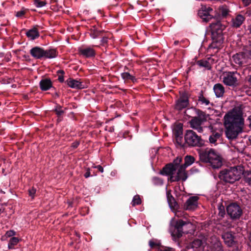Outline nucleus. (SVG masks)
I'll list each match as a JSON object with an SVG mask.
<instances>
[{
  "label": "nucleus",
  "mask_w": 251,
  "mask_h": 251,
  "mask_svg": "<svg viewBox=\"0 0 251 251\" xmlns=\"http://www.w3.org/2000/svg\"><path fill=\"white\" fill-rule=\"evenodd\" d=\"M218 17H217L216 19L219 20V19L221 17L226 18L229 13V10L228 7L226 5H223L219 6L218 8Z\"/></svg>",
  "instance_id": "obj_25"
},
{
  "label": "nucleus",
  "mask_w": 251,
  "mask_h": 251,
  "mask_svg": "<svg viewBox=\"0 0 251 251\" xmlns=\"http://www.w3.org/2000/svg\"><path fill=\"white\" fill-rule=\"evenodd\" d=\"M57 74L58 75H64V74H65V72L62 70H59L57 71Z\"/></svg>",
  "instance_id": "obj_59"
},
{
  "label": "nucleus",
  "mask_w": 251,
  "mask_h": 251,
  "mask_svg": "<svg viewBox=\"0 0 251 251\" xmlns=\"http://www.w3.org/2000/svg\"><path fill=\"white\" fill-rule=\"evenodd\" d=\"M224 119L226 137L229 140L236 139L243 130L244 119L242 113L236 111L228 112Z\"/></svg>",
  "instance_id": "obj_1"
},
{
  "label": "nucleus",
  "mask_w": 251,
  "mask_h": 251,
  "mask_svg": "<svg viewBox=\"0 0 251 251\" xmlns=\"http://www.w3.org/2000/svg\"><path fill=\"white\" fill-rule=\"evenodd\" d=\"M65 83L70 88L76 89H82L85 88L82 82L80 79H75L72 78H69L65 81Z\"/></svg>",
  "instance_id": "obj_16"
},
{
  "label": "nucleus",
  "mask_w": 251,
  "mask_h": 251,
  "mask_svg": "<svg viewBox=\"0 0 251 251\" xmlns=\"http://www.w3.org/2000/svg\"><path fill=\"white\" fill-rule=\"evenodd\" d=\"M173 133L176 143L178 145L181 146L183 140V124L181 123L176 124L173 129Z\"/></svg>",
  "instance_id": "obj_13"
},
{
  "label": "nucleus",
  "mask_w": 251,
  "mask_h": 251,
  "mask_svg": "<svg viewBox=\"0 0 251 251\" xmlns=\"http://www.w3.org/2000/svg\"><path fill=\"white\" fill-rule=\"evenodd\" d=\"M84 176L85 178H88L90 176V169L88 168L86 173L84 174Z\"/></svg>",
  "instance_id": "obj_54"
},
{
  "label": "nucleus",
  "mask_w": 251,
  "mask_h": 251,
  "mask_svg": "<svg viewBox=\"0 0 251 251\" xmlns=\"http://www.w3.org/2000/svg\"><path fill=\"white\" fill-rule=\"evenodd\" d=\"M176 167L174 166L173 164L169 163L166 165L160 172V174L163 176H169L174 175V172L176 171Z\"/></svg>",
  "instance_id": "obj_19"
},
{
  "label": "nucleus",
  "mask_w": 251,
  "mask_h": 251,
  "mask_svg": "<svg viewBox=\"0 0 251 251\" xmlns=\"http://www.w3.org/2000/svg\"><path fill=\"white\" fill-rule=\"evenodd\" d=\"M58 80L60 83L64 82V75H58Z\"/></svg>",
  "instance_id": "obj_55"
},
{
  "label": "nucleus",
  "mask_w": 251,
  "mask_h": 251,
  "mask_svg": "<svg viewBox=\"0 0 251 251\" xmlns=\"http://www.w3.org/2000/svg\"><path fill=\"white\" fill-rule=\"evenodd\" d=\"M244 168L241 166L225 169L220 171L219 177L225 182L233 183L239 180L243 175Z\"/></svg>",
  "instance_id": "obj_4"
},
{
  "label": "nucleus",
  "mask_w": 251,
  "mask_h": 251,
  "mask_svg": "<svg viewBox=\"0 0 251 251\" xmlns=\"http://www.w3.org/2000/svg\"><path fill=\"white\" fill-rule=\"evenodd\" d=\"M198 100L200 104H204L205 105H208L210 103L209 100L204 97L202 91L200 92Z\"/></svg>",
  "instance_id": "obj_30"
},
{
  "label": "nucleus",
  "mask_w": 251,
  "mask_h": 251,
  "mask_svg": "<svg viewBox=\"0 0 251 251\" xmlns=\"http://www.w3.org/2000/svg\"><path fill=\"white\" fill-rule=\"evenodd\" d=\"M189 94L184 91L180 93L179 97L176 101L175 109L180 111L189 106Z\"/></svg>",
  "instance_id": "obj_9"
},
{
  "label": "nucleus",
  "mask_w": 251,
  "mask_h": 251,
  "mask_svg": "<svg viewBox=\"0 0 251 251\" xmlns=\"http://www.w3.org/2000/svg\"><path fill=\"white\" fill-rule=\"evenodd\" d=\"M16 234V232L13 230H10L7 231L5 233V236L7 237H12V236L15 235Z\"/></svg>",
  "instance_id": "obj_48"
},
{
  "label": "nucleus",
  "mask_w": 251,
  "mask_h": 251,
  "mask_svg": "<svg viewBox=\"0 0 251 251\" xmlns=\"http://www.w3.org/2000/svg\"><path fill=\"white\" fill-rule=\"evenodd\" d=\"M141 203V200L139 195H135L132 200V205L134 206L136 205H139Z\"/></svg>",
  "instance_id": "obj_40"
},
{
  "label": "nucleus",
  "mask_w": 251,
  "mask_h": 251,
  "mask_svg": "<svg viewBox=\"0 0 251 251\" xmlns=\"http://www.w3.org/2000/svg\"><path fill=\"white\" fill-rule=\"evenodd\" d=\"M33 4L38 8L42 7L47 4L46 0L42 1L41 0H34Z\"/></svg>",
  "instance_id": "obj_39"
},
{
  "label": "nucleus",
  "mask_w": 251,
  "mask_h": 251,
  "mask_svg": "<svg viewBox=\"0 0 251 251\" xmlns=\"http://www.w3.org/2000/svg\"><path fill=\"white\" fill-rule=\"evenodd\" d=\"M121 76L125 81L131 80L132 82L134 83L137 81V79L135 76L130 75L128 72H124L121 74Z\"/></svg>",
  "instance_id": "obj_29"
},
{
  "label": "nucleus",
  "mask_w": 251,
  "mask_h": 251,
  "mask_svg": "<svg viewBox=\"0 0 251 251\" xmlns=\"http://www.w3.org/2000/svg\"><path fill=\"white\" fill-rule=\"evenodd\" d=\"M5 210V208L4 207H3V205H0V215L1 214V213H2V212H4Z\"/></svg>",
  "instance_id": "obj_62"
},
{
  "label": "nucleus",
  "mask_w": 251,
  "mask_h": 251,
  "mask_svg": "<svg viewBox=\"0 0 251 251\" xmlns=\"http://www.w3.org/2000/svg\"><path fill=\"white\" fill-rule=\"evenodd\" d=\"M38 26V25H36L26 32V36L30 40H34L40 36V34L37 29Z\"/></svg>",
  "instance_id": "obj_23"
},
{
  "label": "nucleus",
  "mask_w": 251,
  "mask_h": 251,
  "mask_svg": "<svg viewBox=\"0 0 251 251\" xmlns=\"http://www.w3.org/2000/svg\"><path fill=\"white\" fill-rule=\"evenodd\" d=\"M243 175L244 176L245 181L249 185H251V171H243Z\"/></svg>",
  "instance_id": "obj_36"
},
{
  "label": "nucleus",
  "mask_w": 251,
  "mask_h": 251,
  "mask_svg": "<svg viewBox=\"0 0 251 251\" xmlns=\"http://www.w3.org/2000/svg\"><path fill=\"white\" fill-rule=\"evenodd\" d=\"M182 160V158L181 156H178L175 159H174L173 163H172V164H173L174 166H175L176 167V170L177 169L178 167L179 166Z\"/></svg>",
  "instance_id": "obj_42"
},
{
  "label": "nucleus",
  "mask_w": 251,
  "mask_h": 251,
  "mask_svg": "<svg viewBox=\"0 0 251 251\" xmlns=\"http://www.w3.org/2000/svg\"><path fill=\"white\" fill-rule=\"evenodd\" d=\"M203 123L201 122L200 119L197 117H193L191 120L189 121L190 127L192 128L196 129L198 132L201 133L203 131V128L201 126V125Z\"/></svg>",
  "instance_id": "obj_18"
},
{
  "label": "nucleus",
  "mask_w": 251,
  "mask_h": 251,
  "mask_svg": "<svg viewBox=\"0 0 251 251\" xmlns=\"http://www.w3.org/2000/svg\"><path fill=\"white\" fill-rule=\"evenodd\" d=\"M245 19V18L243 16L241 15H237L235 19L233 20V26L236 28L240 27Z\"/></svg>",
  "instance_id": "obj_28"
},
{
  "label": "nucleus",
  "mask_w": 251,
  "mask_h": 251,
  "mask_svg": "<svg viewBox=\"0 0 251 251\" xmlns=\"http://www.w3.org/2000/svg\"><path fill=\"white\" fill-rule=\"evenodd\" d=\"M78 51L80 55L86 58H92L96 55L95 50L90 47H80Z\"/></svg>",
  "instance_id": "obj_15"
},
{
  "label": "nucleus",
  "mask_w": 251,
  "mask_h": 251,
  "mask_svg": "<svg viewBox=\"0 0 251 251\" xmlns=\"http://www.w3.org/2000/svg\"><path fill=\"white\" fill-rule=\"evenodd\" d=\"M39 87L42 91H46L51 88H53L54 90H56L50 78H42L39 82Z\"/></svg>",
  "instance_id": "obj_17"
},
{
  "label": "nucleus",
  "mask_w": 251,
  "mask_h": 251,
  "mask_svg": "<svg viewBox=\"0 0 251 251\" xmlns=\"http://www.w3.org/2000/svg\"><path fill=\"white\" fill-rule=\"evenodd\" d=\"M210 24L212 43L209 45L208 50L220 49L224 41V30L226 26L221 23L219 20L215 19Z\"/></svg>",
  "instance_id": "obj_2"
},
{
  "label": "nucleus",
  "mask_w": 251,
  "mask_h": 251,
  "mask_svg": "<svg viewBox=\"0 0 251 251\" xmlns=\"http://www.w3.org/2000/svg\"><path fill=\"white\" fill-rule=\"evenodd\" d=\"M52 112L55 113L57 117H63L65 112L64 110H57V109H53Z\"/></svg>",
  "instance_id": "obj_46"
},
{
  "label": "nucleus",
  "mask_w": 251,
  "mask_h": 251,
  "mask_svg": "<svg viewBox=\"0 0 251 251\" xmlns=\"http://www.w3.org/2000/svg\"><path fill=\"white\" fill-rule=\"evenodd\" d=\"M179 177L180 174L177 175V173L176 174V176H174V175H172L168 178V181L170 182L179 181L180 180Z\"/></svg>",
  "instance_id": "obj_41"
},
{
  "label": "nucleus",
  "mask_w": 251,
  "mask_h": 251,
  "mask_svg": "<svg viewBox=\"0 0 251 251\" xmlns=\"http://www.w3.org/2000/svg\"><path fill=\"white\" fill-rule=\"evenodd\" d=\"M152 180H153L154 183L155 184L161 185V184H163L162 180L161 179L159 178V177H153Z\"/></svg>",
  "instance_id": "obj_50"
},
{
  "label": "nucleus",
  "mask_w": 251,
  "mask_h": 251,
  "mask_svg": "<svg viewBox=\"0 0 251 251\" xmlns=\"http://www.w3.org/2000/svg\"><path fill=\"white\" fill-rule=\"evenodd\" d=\"M204 245L202 240L195 239L190 243L186 248L181 251H203Z\"/></svg>",
  "instance_id": "obj_11"
},
{
  "label": "nucleus",
  "mask_w": 251,
  "mask_h": 251,
  "mask_svg": "<svg viewBox=\"0 0 251 251\" xmlns=\"http://www.w3.org/2000/svg\"><path fill=\"white\" fill-rule=\"evenodd\" d=\"M109 33L106 31L103 33L102 36L100 37L101 39L100 41V45L105 46L107 44L108 39L110 38L109 36Z\"/></svg>",
  "instance_id": "obj_32"
},
{
  "label": "nucleus",
  "mask_w": 251,
  "mask_h": 251,
  "mask_svg": "<svg viewBox=\"0 0 251 251\" xmlns=\"http://www.w3.org/2000/svg\"><path fill=\"white\" fill-rule=\"evenodd\" d=\"M222 136V133L219 132L212 131L209 137V141L211 144L216 145L217 141Z\"/></svg>",
  "instance_id": "obj_26"
},
{
  "label": "nucleus",
  "mask_w": 251,
  "mask_h": 251,
  "mask_svg": "<svg viewBox=\"0 0 251 251\" xmlns=\"http://www.w3.org/2000/svg\"><path fill=\"white\" fill-rule=\"evenodd\" d=\"M63 119V117H57V119L56 120V122L57 123L61 122Z\"/></svg>",
  "instance_id": "obj_61"
},
{
  "label": "nucleus",
  "mask_w": 251,
  "mask_h": 251,
  "mask_svg": "<svg viewBox=\"0 0 251 251\" xmlns=\"http://www.w3.org/2000/svg\"><path fill=\"white\" fill-rule=\"evenodd\" d=\"M248 120L249 122V126L251 129V115L248 118Z\"/></svg>",
  "instance_id": "obj_64"
},
{
  "label": "nucleus",
  "mask_w": 251,
  "mask_h": 251,
  "mask_svg": "<svg viewBox=\"0 0 251 251\" xmlns=\"http://www.w3.org/2000/svg\"><path fill=\"white\" fill-rule=\"evenodd\" d=\"M36 192V190L33 187L30 189H29L28 190V195L32 199H33L35 197Z\"/></svg>",
  "instance_id": "obj_45"
},
{
  "label": "nucleus",
  "mask_w": 251,
  "mask_h": 251,
  "mask_svg": "<svg viewBox=\"0 0 251 251\" xmlns=\"http://www.w3.org/2000/svg\"><path fill=\"white\" fill-rule=\"evenodd\" d=\"M236 75H237L236 72H226L223 75V83L228 86L233 87L237 86L239 83Z\"/></svg>",
  "instance_id": "obj_10"
},
{
  "label": "nucleus",
  "mask_w": 251,
  "mask_h": 251,
  "mask_svg": "<svg viewBox=\"0 0 251 251\" xmlns=\"http://www.w3.org/2000/svg\"><path fill=\"white\" fill-rule=\"evenodd\" d=\"M166 195L167 201L171 208L174 210L177 209L179 205L174 197L172 196L171 190L167 191Z\"/></svg>",
  "instance_id": "obj_21"
},
{
  "label": "nucleus",
  "mask_w": 251,
  "mask_h": 251,
  "mask_svg": "<svg viewBox=\"0 0 251 251\" xmlns=\"http://www.w3.org/2000/svg\"><path fill=\"white\" fill-rule=\"evenodd\" d=\"M226 212L228 216L232 220L240 219L243 214V210L240 206L236 202H232L226 207Z\"/></svg>",
  "instance_id": "obj_8"
},
{
  "label": "nucleus",
  "mask_w": 251,
  "mask_h": 251,
  "mask_svg": "<svg viewBox=\"0 0 251 251\" xmlns=\"http://www.w3.org/2000/svg\"><path fill=\"white\" fill-rule=\"evenodd\" d=\"M243 2L246 6H248L251 3V0H243Z\"/></svg>",
  "instance_id": "obj_57"
},
{
  "label": "nucleus",
  "mask_w": 251,
  "mask_h": 251,
  "mask_svg": "<svg viewBox=\"0 0 251 251\" xmlns=\"http://www.w3.org/2000/svg\"><path fill=\"white\" fill-rule=\"evenodd\" d=\"M186 167H187V166H184V164L180 165L177 172V175H179L182 172H186L185 171Z\"/></svg>",
  "instance_id": "obj_49"
},
{
  "label": "nucleus",
  "mask_w": 251,
  "mask_h": 251,
  "mask_svg": "<svg viewBox=\"0 0 251 251\" xmlns=\"http://www.w3.org/2000/svg\"><path fill=\"white\" fill-rule=\"evenodd\" d=\"M212 12L213 9L211 7L202 6L201 8L199 10L198 14L203 21L208 22L213 19H215L212 15Z\"/></svg>",
  "instance_id": "obj_12"
},
{
  "label": "nucleus",
  "mask_w": 251,
  "mask_h": 251,
  "mask_svg": "<svg viewBox=\"0 0 251 251\" xmlns=\"http://www.w3.org/2000/svg\"><path fill=\"white\" fill-rule=\"evenodd\" d=\"M198 153L201 162L210 164L214 169H218L222 166L221 158L214 150L207 148L200 150Z\"/></svg>",
  "instance_id": "obj_3"
},
{
  "label": "nucleus",
  "mask_w": 251,
  "mask_h": 251,
  "mask_svg": "<svg viewBox=\"0 0 251 251\" xmlns=\"http://www.w3.org/2000/svg\"><path fill=\"white\" fill-rule=\"evenodd\" d=\"M191 226V224L188 221H183L178 219L174 224L172 223L171 230L172 235L176 238H180L182 236L183 233H187V230H184L185 227Z\"/></svg>",
  "instance_id": "obj_7"
},
{
  "label": "nucleus",
  "mask_w": 251,
  "mask_h": 251,
  "mask_svg": "<svg viewBox=\"0 0 251 251\" xmlns=\"http://www.w3.org/2000/svg\"><path fill=\"white\" fill-rule=\"evenodd\" d=\"M218 216L220 219H222L225 217L226 214L225 207L222 204H220L218 206Z\"/></svg>",
  "instance_id": "obj_38"
},
{
  "label": "nucleus",
  "mask_w": 251,
  "mask_h": 251,
  "mask_svg": "<svg viewBox=\"0 0 251 251\" xmlns=\"http://www.w3.org/2000/svg\"><path fill=\"white\" fill-rule=\"evenodd\" d=\"M29 53L34 59L39 60L54 58L57 56L58 54L56 49L50 48L47 50H45L39 46H35L31 48L29 50Z\"/></svg>",
  "instance_id": "obj_5"
},
{
  "label": "nucleus",
  "mask_w": 251,
  "mask_h": 251,
  "mask_svg": "<svg viewBox=\"0 0 251 251\" xmlns=\"http://www.w3.org/2000/svg\"><path fill=\"white\" fill-rule=\"evenodd\" d=\"M105 31L99 29L96 26H93L89 29L90 36L93 39L100 38Z\"/></svg>",
  "instance_id": "obj_22"
},
{
  "label": "nucleus",
  "mask_w": 251,
  "mask_h": 251,
  "mask_svg": "<svg viewBox=\"0 0 251 251\" xmlns=\"http://www.w3.org/2000/svg\"><path fill=\"white\" fill-rule=\"evenodd\" d=\"M222 238L226 245L228 247L236 246L237 242L235 241L234 233L231 231L224 232L222 234Z\"/></svg>",
  "instance_id": "obj_14"
},
{
  "label": "nucleus",
  "mask_w": 251,
  "mask_h": 251,
  "mask_svg": "<svg viewBox=\"0 0 251 251\" xmlns=\"http://www.w3.org/2000/svg\"><path fill=\"white\" fill-rule=\"evenodd\" d=\"M158 251H176L175 249L170 247H164L162 249H160Z\"/></svg>",
  "instance_id": "obj_51"
},
{
  "label": "nucleus",
  "mask_w": 251,
  "mask_h": 251,
  "mask_svg": "<svg viewBox=\"0 0 251 251\" xmlns=\"http://www.w3.org/2000/svg\"><path fill=\"white\" fill-rule=\"evenodd\" d=\"M198 198L197 197L193 196L189 198L184 205V208L185 210H193L197 206Z\"/></svg>",
  "instance_id": "obj_20"
},
{
  "label": "nucleus",
  "mask_w": 251,
  "mask_h": 251,
  "mask_svg": "<svg viewBox=\"0 0 251 251\" xmlns=\"http://www.w3.org/2000/svg\"><path fill=\"white\" fill-rule=\"evenodd\" d=\"M195 111L197 114V116H195L196 117L200 119L203 123L207 121L208 115H206L205 112L196 108H195Z\"/></svg>",
  "instance_id": "obj_27"
},
{
  "label": "nucleus",
  "mask_w": 251,
  "mask_h": 251,
  "mask_svg": "<svg viewBox=\"0 0 251 251\" xmlns=\"http://www.w3.org/2000/svg\"><path fill=\"white\" fill-rule=\"evenodd\" d=\"M243 54L241 53H237L233 56V60L235 63L240 64H242L243 61Z\"/></svg>",
  "instance_id": "obj_37"
},
{
  "label": "nucleus",
  "mask_w": 251,
  "mask_h": 251,
  "mask_svg": "<svg viewBox=\"0 0 251 251\" xmlns=\"http://www.w3.org/2000/svg\"><path fill=\"white\" fill-rule=\"evenodd\" d=\"M80 144V142L78 140H75L71 145V147L73 149H76Z\"/></svg>",
  "instance_id": "obj_52"
},
{
  "label": "nucleus",
  "mask_w": 251,
  "mask_h": 251,
  "mask_svg": "<svg viewBox=\"0 0 251 251\" xmlns=\"http://www.w3.org/2000/svg\"><path fill=\"white\" fill-rule=\"evenodd\" d=\"M19 242V239L17 237H11L8 244V248L9 249H14V246L16 245Z\"/></svg>",
  "instance_id": "obj_31"
},
{
  "label": "nucleus",
  "mask_w": 251,
  "mask_h": 251,
  "mask_svg": "<svg viewBox=\"0 0 251 251\" xmlns=\"http://www.w3.org/2000/svg\"><path fill=\"white\" fill-rule=\"evenodd\" d=\"M62 106H61L59 104L56 103V105L53 109H57V110H62Z\"/></svg>",
  "instance_id": "obj_58"
},
{
  "label": "nucleus",
  "mask_w": 251,
  "mask_h": 251,
  "mask_svg": "<svg viewBox=\"0 0 251 251\" xmlns=\"http://www.w3.org/2000/svg\"><path fill=\"white\" fill-rule=\"evenodd\" d=\"M27 10H28L27 9L22 7L21 10L16 12V16L17 17H22L24 16Z\"/></svg>",
  "instance_id": "obj_44"
},
{
  "label": "nucleus",
  "mask_w": 251,
  "mask_h": 251,
  "mask_svg": "<svg viewBox=\"0 0 251 251\" xmlns=\"http://www.w3.org/2000/svg\"><path fill=\"white\" fill-rule=\"evenodd\" d=\"M212 251H223L222 243L219 241L215 242L212 245Z\"/></svg>",
  "instance_id": "obj_35"
},
{
  "label": "nucleus",
  "mask_w": 251,
  "mask_h": 251,
  "mask_svg": "<svg viewBox=\"0 0 251 251\" xmlns=\"http://www.w3.org/2000/svg\"><path fill=\"white\" fill-rule=\"evenodd\" d=\"M180 179L182 181H185L188 178L187 172H182L180 174Z\"/></svg>",
  "instance_id": "obj_47"
},
{
  "label": "nucleus",
  "mask_w": 251,
  "mask_h": 251,
  "mask_svg": "<svg viewBox=\"0 0 251 251\" xmlns=\"http://www.w3.org/2000/svg\"><path fill=\"white\" fill-rule=\"evenodd\" d=\"M190 171L192 173H196V172H199L198 169L196 168L195 167H193L192 168H191Z\"/></svg>",
  "instance_id": "obj_60"
},
{
  "label": "nucleus",
  "mask_w": 251,
  "mask_h": 251,
  "mask_svg": "<svg viewBox=\"0 0 251 251\" xmlns=\"http://www.w3.org/2000/svg\"><path fill=\"white\" fill-rule=\"evenodd\" d=\"M185 143L189 147H201L205 145V141L192 130H187L184 135Z\"/></svg>",
  "instance_id": "obj_6"
},
{
  "label": "nucleus",
  "mask_w": 251,
  "mask_h": 251,
  "mask_svg": "<svg viewBox=\"0 0 251 251\" xmlns=\"http://www.w3.org/2000/svg\"><path fill=\"white\" fill-rule=\"evenodd\" d=\"M197 64H198L199 66L201 67H204L209 70L211 69V66H209V63L207 62V60L201 59L198 60L197 62Z\"/></svg>",
  "instance_id": "obj_33"
},
{
  "label": "nucleus",
  "mask_w": 251,
  "mask_h": 251,
  "mask_svg": "<svg viewBox=\"0 0 251 251\" xmlns=\"http://www.w3.org/2000/svg\"><path fill=\"white\" fill-rule=\"evenodd\" d=\"M247 51L248 52V54L251 56V45L250 47L248 48V49L247 50Z\"/></svg>",
  "instance_id": "obj_63"
},
{
  "label": "nucleus",
  "mask_w": 251,
  "mask_h": 251,
  "mask_svg": "<svg viewBox=\"0 0 251 251\" xmlns=\"http://www.w3.org/2000/svg\"><path fill=\"white\" fill-rule=\"evenodd\" d=\"M95 168H97L99 171H100L101 173L103 172V167L100 165H98L95 167Z\"/></svg>",
  "instance_id": "obj_56"
},
{
  "label": "nucleus",
  "mask_w": 251,
  "mask_h": 251,
  "mask_svg": "<svg viewBox=\"0 0 251 251\" xmlns=\"http://www.w3.org/2000/svg\"><path fill=\"white\" fill-rule=\"evenodd\" d=\"M207 62L209 63V65L210 66H211L212 64H214L216 62L215 59L210 57L207 58Z\"/></svg>",
  "instance_id": "obj_53"
},
{
  "label": "nucleus",
  "mask_w": 251,
  "mask_h": 251,
  "mask_svg": "<svg viewBox=\"0 0 251 251\" xmlns=\"http://www.w3.org/2000/svg\"><path fill=\"white\" fill-rule=\"evenodd\" d=\"M213 90L217 97L223 96L225 93V88L221 83H217L214 85Z\"/></svg>",
  "instance_id": "obj_24"
},
{
  "label": "nucleus",
  "mask_w": 251,
  "mask_h": 251,
  "mask_svg": "<svg viewBox=\"0 0 251 251\" xmlns=\"http://www.w3.org/2000/svg\"><path fill=\"white\" fill-rule=\"evenodd\" d=\"M149 246L151 248H154L160 246V243H158L156 240L152 239L149 242Z\"/></svg>",
  "instance_id": "obj_43"
},
{
  "label": "nucleus",
  "mask_w": 251,
  "mask_h": 251,
  "mask_svg": "<svg viewBox=\"0 0 251 251\" xmlns=\"http://www.w3.org/2000/svg\"><path fill=\"white\" fill-rule=\"evenodd\" d=\"M184 166H189L195 161V158L191 155H186L184 157Z\"/></svg>",
  "instance_id": "obj_34"
}]
</instances>
